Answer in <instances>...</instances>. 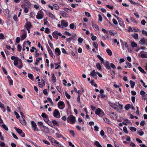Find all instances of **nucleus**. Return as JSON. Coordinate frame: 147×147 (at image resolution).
Segmentation results:
<instances>
[{"mask_svg":"<svg viewBox=\"0 0 147 147\" xmlns=\"http://www.w3.org/2000/svg\"><path fill=\"white\" fill-rule=\"evenodd\" d=\"M104 65L106 67L107 69L109 70H111V67H112L113 69L116 68L115 65L112 63H110L108 61H106L104 63Z\"/></svg>","mask_w":147,"mask_h":147,"instance_id":"f257e3e1","label":"nucleus"},{"mask_svg":"<svg viewBox=\"0 0 147 147\" xmlns=\"http://www.w3.org/2000/svg\"><path fill=\"white\" fill-rule=\"evenodd\" d=\"M64 10H65V11L68 13L71 11H72V10L71 9L69 8H67L66 7L64 8Z\"/></svg>","mask_w":147,"mask_h":147,"instance_id":"58836bf2","label":"nucleus"},{"mask_svg":"<svg viewBox=\"0 0 147 147\" xmlns=\"http://www.w3.org/2000/svg\"><path fill=\"white\" fill-rule=\"evenodd\" d=\"M130 20L132 22H133L134 23H135L136 24H137V22L135 20L134 18L132 17H131L130 18Z\"/></svg>","mask_w":147,"mask_h":147,"instance_id":"6e6d98bb","label":"nucleus"},{"mask_svg":"<svg viewBox=\"0 0 147 147\" xmlns=\"http://www.w3.org/2000/svg\"><path fill=\"white\" fill-rule=\"evenodd\" d=\"M43 129L42 131L44 132L45 133H49L50 131L49 129L45 126L43 125Z\"/></svg>","mask_w":147,"mask_h":147,"instance_id":"a211bd4d","label":"nucleus"},{"mask_svg":"<svg viewBox=\"0 0 147 147\" xmlns=\"http://www.w3.org/2000/svg\"><path fill=\"white\" fill-rule=\"evenodd\" d=\"M96 66L97 68L99 70H101V66L99 63H96Z\"/></svg>","mask_w":147,"mask_h":147,"instance_id":"473e14b6","label":"nucleus"},{"mask_svg":"<svg viewBox=\"0 0 147 147\" xmlns=\"http://www.w3.org/2000/svg\"><path fill=\"white\" fill-rule=\"evenodd\" d=\"M47 100L49 102L52 106H54V103L51 98L49 97L47 98Z\"/></svg>","mask_w":147,"mask_h":147,"instance_id":"37998d69","label":"nucleus"},{"mask_svg":"<svg viewBox=\"0 0 147 147\" xmlns=\"http://www.w3.org/2000/svg\"><path fill=\"white\" fill-rule=\"evenodd\" d=\"M140 82L141 83H142V85L143 86H144V87H145V88H146L147 87V86L146 85H145V83L143 82V80L142 79H141L140 80Z\"/></svg>","mask_w":147,"mask_h":147,"instance_id":"5fc2aeb1","label":"nucleus"},{"mask_svg":"<svg viewBox=\"0 0 147 147\" xmlns=\"http://www.w3.org/2000/svg\"><path fill=\"white\" fill-rule=\"evenodd\" d=\"M93 45L94 47L96 48V50H98V45L96 42H94L93 44Z\"/></svg>","mask_w":147,"mask_h":147,"instance_id":"4d7b16f0","label":"nucleus"},{"mask_svg":"<svg viewBox=\"0 0 147 147\" xmlns=\"http://www.w3.org/2000/svg\"><path fill=\"white\" fill-rule=\"evenodd\" d=\"M130 129L132 131H135L136 130V128L134 127H130Z\"/></svg>","mask_w":147,"mask_h":147,"instance_id":"de8ad7c7","label":"nucleus"},{"mask_svg":"<svg viewBox=\"0 0 147 147\" xmlns=\"http://www.w3.org/2000/svg\"><path fill=\"white\" fill-rule=\"evenodd\" d=\"M19 64H20V65L17 66L18 68L20 69L23 67V65L22 61L19 63Z\"/></svg>","mask_w":147,"mask_h":147,"instance_id":"13d9d810","label":"nucleus"},{"mask_svg":"<svg viewBox=\"0 0 147 147\" xmlns=\"http://www.w3.org/2000/svg\"><path fill=\"white\" fill-rule=\"evenodd\" d=\"M55 53H56V55L57 56H59L61 54V51L58 48H56L55 50Z\"/></svg>","mask_w":147,"mask_h":147,"instance_id":"5701e85b","label":"nucleus"},{"mask_svg":"<svg viewBox=\"0 0 147 147\" xmlns=\"http://www.w3.org/2000/svg\"><path fill=\"white\" fill-rule=\"evenodd\" d=\"M103 119L106 123L109 124L111 123L110 121L107 118L104 117Z\"/></svg>","mask_w":147,"mask_h":147,"instance_id":"2f4dec72","label":"nucleus"},{"mask_svg":"<svg viewBox=\"0 0 147 147\" xmlns=\"http://www.w3.org/2000/svg\"><path fill=\"white\" fill-rule=\"evenodd\" d=\"M130 107V105L129 104L126 105L125 107V109L126 110H128Z\"/></svg>","mask_w":147,"mask_h":147,"instance_id":"49530a36","label":"nucleus"},{"mask_svg":"<svg viewBox=\"0 0 147 147\" xmlns=\"http://www.w3.org/2000/svg\"><path fill=\"white\" fill-rule=\"evenodd\" d=\"M138 68L139 70L142 73H145L144 71V70L140 66H139L138 67Z\"/></svg>","mask_w":147,"mask_h":147,"instance_id":"09e8293b","label":"nucleus"},{"mask_svg":"<svg viewBox=\"0 0 147 147\" xmlns=\"http://www.w3.org/2000/svg\"><path fill=\"white\" fill-rule=\"evenodd\" d=\"M76 121V117L73 115H70L68 117L67 121L68 122L72 124L75 123Z\"/></svg>","mask_w":147,"mask_h":147,"instance_id":"7ed1b4c3","label":"nucleus"},{"mask_svg":"<svg viewBox=\"0 0 147 147\" xmlns=\"http://www.w3.org/2000/svg\"><path fill=\"white\" fill-rule=\"evenodd\" d=\"M21 7L24 9V12L25 13H27L28 11V9L25 6V5H21Z\"/></svg>","mask_w":147,"mask_h":147,"instance_id":"393cba45","label":"nucleus"},{"mask_svg":"<svg viewBox=\"0 0 147 147\" xmlns=\"http://www.w3.org/2000/svg\"><path fill=\"white\" fill-rule=\"evenodd\" d=\"M94 144L97 147H102L101 145L98 141H96L94 143Z\"/></svg>","mask_w":147,"mask_h":147,"instance_id":"c9c22d12","label":"nucleus"},{"mask_svg":"<svg viewBox=\"0 0 147 147\" xmlns=\"http://www.w3.org/2000/svg\"><path fill=\"white\" fill-rule=\"evenodd\" d=\"M20 122L21 123L24 125H25L26 124V123L25 119H24V117H22V118L19 119Z\"/></svg>","mask_w":147,"mask_h":147,"instance_id":"412c9836","label":"nucleus"},{"mask_svg":"<svg viewBox=\"0 0 147 147\" xmlns=\"http://www.w3.org/2000/svg\"><path fill=\"white\" fill-rule=\"evenodd\" d=\"M123 130L125 133L127 134L128 133V131L127 130V128L126 127L124 126L123 127Z\"/></svg>","mask_w":147,"mask_h":147,"instance_id":"bf43d9fd","label":"nucleus"},{"mask_svg":"<svg viewBox=\"0 0 147 147\" xmlns=\"http://www.w3.org/2000/svg\"><path fill=\"white\" fill-rule=\"evenodd\" d=\"M126 65H125V68H126L127 67L129 68H131V63H129L128 62H126Z\"/></svg>","mask_w":147,"mask_h":147,"instance_id":"ea45409f","label":"nucleus"},{"mask_svg":"<svg viewBox=\"0 0 147 147\" xmlns=\"http://www.w3.org/2000/svg\"><path fill=\"white\" fill-rule=\"evenodd\" d=\"M17 48L18 51L20 52L21 51L22 47L21 45H18L17 46Z\"/></svg>","mask_w":147,"mask_h":147,"instance_id":"0e129e2a","label":"nucleus"},{"mask_svg":"<svg viewBox=\"0 0 147 147\" xmlns=\"http://www.w3.org/2000/svg\"><path fill=\"white\" fill-rule=\"evenodd\" d=\"M24 2V4L23 5H25V6H26L27 7H30L31 6V3L27 0H23Z\"/></svg>","mask_w":147,"mask_h":147,"instance_id":"4468645a","label":"nucleus"},{"mask_svg":"<svg viewBox=\"0 0 147 147\" xmlns=\"http://www.w3.org/2000/svg\"><path fill=\"white\" fill-rule=\"evenodd\" d=\"M107 131L109 134L111 135L113 134V131L111 128L108 127L107 128Z\"/></svg>","mask_w":147,"mask_h":147,"instance_id":"c85d7f7f","label":"nucleus"},{"mask_svg":"<svg viewBox=\"0 0 147 147\" xmlns=\"http://www.w3.org/2000/svg\"><path fill=\"white\" fill-rule=\"evenodd\" d=\"M131 45L132 47H136L137 46V44L134 41H132L131 43Z\"/></svg>","mask_w":147,"mask_h":147,"instance_id":"4c0bfd02","label":"nucleus"},{"mask_svg":"<svg viewBox=\"0 0 147 147\" xmlns=\"http://www.w3.org/2000/svg\"><path fill=\"white\" fill-rule=\"evenodd\" d=\"M44 13L41 10L39 11L36 16V18L38 20L41 19L43 18Z\"/></svg>","mask_w":147,"mask_h":147,"instance_id":"423d86ee","label":"nucleus"},{"mask_svg":"<svg viewBox=\"0 0 147 147\" xmlns=\"http://www.w3.org/2000/svg\"><path fill=\"white\" fill-rule=\"evenodd\" d=\"M11 58L12 60L14 61L13 64L15 66H17L18 62L20 63L22 61L20 59H19L18 57H16L14 56H12Z\"/></svg>","mask_w":147,"mask_h":147,"instance_id":"f03ea898","label":"nucleus"},{"mask_svg":"<svg viewBox=\"0 0 147 147\" xmlns=\"http://www.w3.org/2000/svg\"><path fill=\"white\" fill-rule=\"evenodd\" d=\"M142 34H144L145 36H147V32L145 30H143L142 31Z\"/></svg>","mask_w":147,"mask_h":147,"instance_id":"680f3d73","label":"nucleus"},{"mask_svg":"<svg viewBox=\"0 0 147 147\" xmlns=\"http://www.w3.org/2000/svg\"><path fill=\"white\" fill-rule=\"evenodd\" d=\"M131 36L135 39H137L138 38V35L137 33H135L134 34H132Z\"/></svg>","mask_w":147,"mask_h":147,"instance_id":"7c9ffc66","label":"nucleus"},{"mask_svg":"<svg viewBox=\"0 0 147 147\" xmlns=\"http://www.w3.org/2000/svg\"><path fill=\"white\" fill-rule=\"evenodd\" d=\"M47 49L48 50V53L53 58V52L51 50V49L50 48L48 47L47 48Z\"/></svg>","mask_w":147,"mask_h":147,"instance_id":"b1692460","label":"nucleus"},{"mask_svg":"<svg viewBox=\"0 0 147 147\" xmlns=\"http://www.w3.org/2000/svg\"><path fill=\"white\" fill-rule=\"evenodd\" d=\"M61 23L63 27L64 26L65 27H67L68 25V23L64 20H62Z\"/></svg>","mask_w":147,"mask_h":147,"instance_id":"f3484780","label":"nucleus"},{"mask_svg":"<svg viewBox=\"0 0 147 147\" xmlns=\"http://www.w3.org/2000/svg\"><path fill=\"white\" fill-rule=\"evenodd\" d=\"M83 40V39L81 37H80L78 39V41L79 43H82Z\"/></svg>","mask_w":147,"mask_h":147,"instance_id":"e2e57ef3","label":"nucleus"},{"mask_svg":"<svg viewBox=\"0 0 147 147\" xmlns=\"http://www.w3.org/2000/svg\"><path fill=\"white\" fill-rule=\"evenodd\" d=\"M96 74H97L96 72L95 71V70H93L92 72H91L90 75L94 78L97 79V77Z\"/></svg>","mask_w":147,"mask_h":147,"instance_id":"9b49d317","label":"nucleus"},{"mask_svg":"<svg viewBox=\"0 0 147 147\" xmlns=\"http://www.w3.org/2000/svg\"><path fill=\"white\" fill-rule=\"evenodd\" d=\"M9 85H11L13 84V81L11 79H9L8 80Z\"/></svg>","mask_w":147,"mask_h":147,"instance_id":"774afa93","label":"nucleus"},{"mask_svg":"<svg viewBox=\"0 0 147 147\" xmlns=\"http://www.w3.org/2000/svg\"><path fill=\"white\" fill-rule=\"evenodd\" d=\"M1 127L7 131H8V129L5 124H3L1 125Z\"/></svg>","mask_w":147,"mask_h":147,"instance_id":"79ce46f5","label":"nucleus"},{"mask_svg":"<svg viewBox=\"0 0 147 147\" xmlns=\"http://www.w3.org/2000/svg\"><path fill=\"white\" fill-rule=\"evenodd\" d=\"M52 78V81L54 83H55L56 82L57 80L56 78L55 77V75L53 73L51 74Z\"/></svg>","mask_w":147,"mask_h":147,"instance_id":"bb28decb","label":"nucleus"},{"mask_svg":"<svg viewBox=\"0 0 147 147\" xmlns=\"http://www.w3.org/2000/svg\"><path fill=\"white\" fill-rule=\"evenodd\" d=\"M53 7L56 10L58 9L59 8V6L57 4H54L53 5Z\"/></svg>","mask_w":147,"mask_h":147,"instance_id":"864d4df0","label":"nucleus"},{"mask_svg":"<svg viewBox=\"0 0 147 147\" xmlns=\"http://www.w3.org/2000/svg\"><path fill=\"white\" fill-rule=\"evenodd\" d=\"M69 28L71 29H76V27H75L74 24V23H72L70 24L69 25Z\"/></svg>","mask_w":147,"mask_h":147,"instance_id":"cd10ccee","label":"nucleus"},{"mask_svg":"<svg viewBox=\"0 0 147 147\" xmlns=\"http://www.w3.org/2000/svg\"><path fill=\"white\" fill-rule=\"evenodd\" d=\"M26 34H24L22 35L21 37V39L22 40H23L25 39L26 37Z\"/></svg>","mask_w":147,"mask_h":147,"instance_id":"8fccbe9b","label":"nucleus"},{"mask_svg":"<svg viewBox=\"0 0 147 147\" xmlns=\"http://www.w3.org/2000/svg\"><path fill=\"white\" fill-rule=\"evenodd\" d=\"M57 105L58 108L61 109H63L65 107V104L63 101L59 102Z\"/></svg>","mask_w":147,"mask_h":147,"instance_id":"0eeeda50","label":"nucleus"},{"mask_svg":"<svg viewBox=\"0 0 147 147\" xmlns=\"http://www.w3.org/2000/svg\"><path fill=\"white\" fill-rule=\"evenodd\" d=\"M95 113L96 115L101 117L105 115L104 112L100 108H98L96 109Z\"/></svg>","mask_w":147,"mask_h":147,"instance_id":"20e7f679","label":"nucleus"},{"mask_svg":"<svg viewBox=\"0 0 147 147\" xmlns=\"http://www.w3.org/2000/svg\"><path fill=\"white\" fill-rule=\"evenodd\" d=\"M137 134L140 136H142L144 134V133L143 131L138 130Z\"/></svg>","mask_w":147,"mask_h":147,"instance_id":"f704fd0d","label":"nucleus"},{"mask_svg":"<svg viewBox=\"0 0 147 147\" xmlns=\"http://www.w3.org/2000/svg\"><path fill=\"white\" fill-rule=\"evenodd\" d=\"M45 11H46V14L47 16L53 19H55V17L53 14L49 11H47L45 10Z\"/></svg>","mask_w":147,"mask_h":147,"instance_id":"ddd939ff","label":"nucleus"},{"mask_svg":"<svg viewBox=\"0 0 147 147\" xmlns=\"http://www.w3.org/2000/svg\"><path fill=\"white\" fill-rule=\"evenodd\" d=\"M65 96L68 99H70L71 98V96L67 93V91H65Z\"/></svg>","mask_w":147,"mask_h":147,"instance_id":"603ef678","label":"nucleus"},{"mask_svg":"<svg viewBox=\"0 0 147 147\" xmlns=\"http://www.w3.org/2000/svg\"><path fill=\"white\" fill-rule=\"evenodd\" d=\"M113 108L116 109V110H117L118 109V106L115 104H114L113 105H112V106L111 107Z\"/></svg>","mask_w":147,"mask_h":147,"instance_id":"a18cd8bd","label":"nucleus"},{"mask_svg":"<svg viewBox=\"0 0 147 147\" xmlns=\"http://www.w3.org/2000/svg\"><path fill=\"white\" fill-rule=\"evenodd\" d=\"M97 57L100 60L101 62L102 63H103L104 64L105 63H104V60L103 58H102L99 55H98Z\"/></svg>","mask_w":147,"mask_h":147,"instance_id":"c756f323","label":"nucleus"},{"mask_svg":"<svg viewBox=\"0 0 147 147\" xmlns=\"http://www.w3.org/2000/svg\"><path fill=\"white\" fill-rule=\"evenodd\" d=\"M139 54L142 58H147V52L144 51H141L140 53Z\"/></svg>","mask_w":147,"mask_h":147,"instance_id":"9d476101","label":"nucleus"},{"mask_svg":"<svg viewBox=\"0 0 147 147\" xmlns=\"http://www.w3.org/2000/svg\"><path fill=\"white\" fill-rule=\"evenodd\" d=\"M69 133L71 134L74 137H75V133L74 132V131L73 130H70L69 131Z\"/></svg>","mask_w":147,"mask_h":147,"instance_id":"052dcab7","label":"nucleus"},{"mask_svg":"<svg viewBox=\"0 0 147 147\" xmlns=\"http://www.w3.org/2000/svg\"><path fill=\"white\" fill-rule=\"evenodd\" d=\"M61 16L64 18H67L69 17L68 14L64 11H62L60 13Z\"/></svg>","mask_w":147,"mask_h":147,"instance_id":"aec40b11","label":"nucleus"},{"mask_svg":"<svg viewBox=\"0 0 147 147\" xmlns=\"http://www.w3.org/2000/svg\"><path fill=\"white\" fill-rule=\"evenodd\" d=\"M52 35L53 38L56 39L58 38V36H62V34L60 32L56 30L53 32L52 33Z\"/></svg>","mask_w":147,"mask_h":147,"instance_id":"39448f33","label":"nucleus"},{"mask_svg":"<svg viewBox=\"0 0 147 147\" xmlns=\"http://www.w3.org/2000/svg\"><path fill=\"white\" fill-rule=\"evenodd\" d=\"M28 77L31 80H33L34 77L33 75L32 74L28 73Z\"/></svg>","mask_w":147,"mask_h":147,"instance_id":"3c124183","label":"nucleus"},{"mask_svg":"<svg viewBox=\"0 0 147 147\" xmlns=\"http://www.w3.org/2000/svg\"><path fill=\"white\" fill-rule=\"evenodd\" d=\"M16 130V131L20 134L21 133L22 131L19 128H18L16 127H15L14 128Z\"/></svg>","mask_w":147,"mask_h":147,"instance_id":"e433bc0d","label":"nucleus"},{"mask_svg":"<svg viewBox=\"0 0 147 147\" xmlns=\"http://www.w3.org/2000/svg\"><path fill=\"white\" fill-rule=\"evenodd\" d=\"M52 143H53V145L57 147V146L59 144V142L55 140L54 138L52 139Z\"/></svg>","mask_w":147,"mask_h":147,"instance_id":"6ab92c4d","label":"nucleus"},{"mask_svg":"<svg viewBox=\"0 0 147 147\" xmlns=\"http://www.w3.org/2000/svg\"><path fill=\"white\" fill-rule=\"evenodd\" d=\"M106 52L110 56H111L112 54V52L109 49H107L106 50Z\"/></svg>","mask_w":147,"mask_h":147,"instance_id":"c03bdc74","label":"nucleus"},{"mask_svg":"<svg viewBox=\"0 0 147 147\" xmlns=\"http://www.w3.org/2000/svg\"><path fill=\"white\" fill-rule=\"evenodd\" d=\"M129 83L131 85V88H134L135 84V82L132 80H130L129 81Z\"/></svg>","mask_w":147,"mask_h":147,"instance_id":"72a5a7b5","label":"nucleus"},{"mask_svg":"<svg viewBox=\"0 0 147 147\" xmlns=\"http://www.w3.org/2000/svg\"><path fill=\"white\" fill-rule=\"evenodd\" d=\"M53 115L54 117L57 118H59L60 117V113L57 109L55 110L53 113Z\"/></svg>","mask_w":147,"mask_h":147,"instance_id":"1a4fd4ad","label":"nucleus"},{"mask_svg":"<svg viewBox=\"0 0 147 147\" xmlns=\"http://www.w3.org/2000/svg\"><path fill=\"white\" fill-rule=\"evenodd\" d=\"M97 37L96 36L92 35L91 37V39L92 40L94 41L96 39Z\"/></svg>","mask_w":147,"mask_h":147,"instance_id":"338daca9","label":"nucleus"},{"mask_svg":"<svg viewBox=\"0 0 147 147\" xmlns=\"http://www.w3.org/2000/svg\"><path fill=\"white\" fill-rule=\"evenodd\" d=\"M45 32L47 34H48L50 33V31L49 30L48 28H45Z\"/></svg>","mask_w":147,"mask_h":147,"instance_id":"69168bd1","label":"nucleus"},{"mask_svg":"<svg viewBox=\"0 0 147 147\" xmlns=\"http://www.w3.org/2000/svg\"><path fill=\"white\" fill-rule=\"evenodd\" d=\"M47 20V18H46L44 19V25H47L48 24H49Z\"/></svg>","mask_w":147,"mask_h":147,"instance_id":"a19ab883","label":"nucleus"},{"mask_svg":"<svg viewBox=\"0 0 147 147\" xmlns=\"http://www.w3.org/2000/svg\"><path fill=\"white\" fill-rule=\"evenodd\" d=\"M139 43L141 45H144L145 44V40L144 38L141 39L140 41H139Z\"/></svg>","mask_w":147,"mask_h":147,"instance_id":"a878e982","label":"nucleus"},{"mask_svg":"<svg viewBox=\"0 0 147 147\" xmlns=\"http://www.w3.org/2000/svg\"><path fill=\"white\" fill-rule=\"evenodd\" d=\"M31 124L32 125V127L34 131H39V129L37 127V125L36 123L33 121H32L31 122Z\"/></svg>","mask_w":147,"mask_h":147,"instance_id":"6e6552de","label":"nucleus"},{"mask_svg":"<svg viewBox=\"0 0 147 147\" xmlns=\"http://www.w3.org/2000/svg\"><path fill=\"white\" fill-rule=\"evenodd\" d=\"M92 27L95 30L97 31L99 30V28L98 25L95 24L93 22H92Z\"/></svg>","mask_w":147,"mask_h":147,"instance_id":"dca6fc26","label":"nucleus"},{"mask_svg":"<svg viewBox=\"0 0 147 147\" xmlns=\"http://www.w3.org/2000/svg\"><path fill=\"white\" fill-rule=\"evenodd\" d=\"M118 21L120 25L121 26L123 27H124L125 26L124 22L123 21V20L121 18H119V19L118 20Z\"/></svg>","mask_w":147,"mask_h":147,"instance_id":"2eb2a0df","label":"nucleus"},{"mask_svg":"<svg viewBox=\"0 0 147 147\" xmlns=\"http://www.w3.org/2000/svg\"><path fill=\"white\" fill-rule=\"evenodd\" d=\"M109 115L110 117L112 119H116L117 118L116 114L113 112L109 113Z\"/></svg>","mask_w":147,"mask_h":147,"instance_id":"f8f14e48","label":"nucleus"},{"mask_svg":"<svg viewBox=\"0 0 147 147\" xmlns=\"http://www.w3.org/2000/svg\"><path fill=\"white\" fill-rule=\"evenodd\" d=\"M32 25L30 22H27L26 23L25 28L26 29L31 28H32Z\"/></svg>","mask_w":147,"mask_h":147,"instance_id":"4be33fe9","label":"nucleus"}]
</instances>
